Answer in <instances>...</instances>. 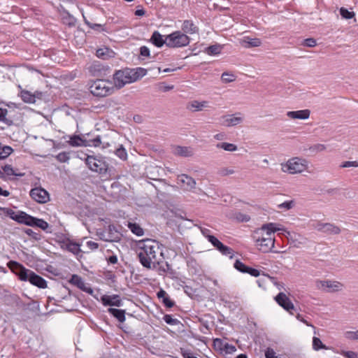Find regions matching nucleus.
Instances as JSON below:
<instances>
[{"label": "nucleus", "mask_w": 358, "mask_h": 358, "mask_svg": "<svg viewBox=\"0 0 358 358\" xmlns=\"http://www.w3.org/2000/svg\"><path fill=\"white\" fill-rule=\"evenodd\" d=\"M138 246L140 250L138 257L142 266L150 269L156 268V264L159 262L156 258V253L158 251L159 243L153 239H145L138 241Z\"/></svg>", "instance_id": "obj_1"}, {"label": "nucleus", "mask_w": 358, "mask_h": 358, "mask_svg": "<svg viewBox=\"0 0 358 358\" xmlns=\"http://www.w3.org/2000/svg\"><path fill=\"white\" fill-rule=\"evenodd\" d=\"M146 73V70L143 68L125 69L117 71L113 76L115 85L121 88L127 83H131L142 78Z\"/></svg>", "instance_id": "obj_2"}, {"label": "nucleus", "mask_w": 358, "mask_h": 358, "mask_svg": "<svg viewBox=\"0 0 358 358\" xmlns=\"http://www.w3.org/2000/svg\"><path fill=\"white\" fill-rule=\"evenodd\" d=\"M85 164L93 172H96L101 177L110 178L112 175L113 168L109 166L105 157L101 156L87 155Z\"/></svg>", "instance_id": "obj_3"}, {"label": "nucleus", "mask_w": 358, "mask_h": 358, "mask_svg": "<svg viewBox=\"0 0 358 358\" xmlns=\"http://www.w3.org/2000/svg\"><path fill=\"white\" fill-rule=\"evenodd\" d=\"M189 42V37L180 31H176L167 35V47L169 48H183L188 45Z\"/></svg>", "instance_id": "obj_4"}, {"label": "nucleus", "mask_w": 358, "mask_h": 358, "mask_svg": "<svg viewBox=\"0 0 358 358\" xmlns=\"http://www.w3.org/2000/svg\"><path fill=\"white\" fill-rule=\"evenodd\" d=\"M308 161L305 159L293 157L287 161L286 164L282 165V170L290 174L299 173L306 170Z\"/></svg>", "instance_id": "obj_5"}, {"label": "nucleus", "mask_w": 358, "mask_h": 358, "mask_svg": "<svg viewBox=\"0 0 358 358\" xmlns=\"http://www.w3.org/2000/svg\"><path fill=\"white\" fill-rule=\"evenodd\" d=\"M8 268L15 273L21 281H27L31 270L25 268L18 262L10 260L7 263Z\"/></svg>", "instance_id": "obj_6"}, {"label": "nucleus", "mask_w": 358, "mask_h": 358, "mask_svg": "<svg viewBox=\"0 0 358 358\" xmlns=\"http://www.w3.org/2000/svg\"><path fill=\"white\" fill-rule=\"evenodd\" d=\"M120 225L109 224L108 227L107 237H101L104 241L118 242L121 240L122 234L120 233Z\"/></svg>", "instance_id": "obj_7"}, {"label": "nucleus", "mask_w": 358, "mask_h": 358, "mask_svg": "<svg viewBox=\"0 0 358 358\" xmlns=\"http://www.w3.org/2000/svg\"><path fill=\"white\" fill-rule=\"evenodd\" d=\"M29 195L32 199L39 203H45L50 200L48 192L42 187L31 189Z\"/></svg>", "instance_id": "obj_8"}, {"label": "nucleus", "mask_w": 358, "mask_h": 358, "mask_svg": "<svg viewBox=\"0 0 358 358\" xmlns=\"http://www.w3.org/2000/svg\"><path fill=\"white\" fill-rule=\"evenodd\" d=\"M316 286L318 289L326 292H338L341 289L343 285L338 281L317 280Z\"/></svg>", "instance_id": "obj_9"}, {"label": "nucleus", "mask_w": 358, "mask_h": 358, "mask_svg": "<svg viewBox=\"0 0 358 358\" xmlns=\"http://www.w3.org/2000/svg\"><path fill=\"white\" fill-rule=\"evenodd\" d=\"M275 300L279 306H280L290 314L294 315L293 311L295 310L294 306L289 298L285 293L280 292L275 297Z\"/></svg>", "instance_id": "obj_10"}, {"label": "nucleus", "mask_w": 358, "mask_h": 358, "mask_svg": "<svg viewBox=\"0 0 358 358\" xmlns=\"http://www.w3.org/2000/svg\"><path fill=\"white\" fill-rule=\"evenodd\" d=\"M255 242L259 250L262 252H268L272 251V249L274 248L275 238H260V236H258L256 238Z\"/></svg>", "instance_id": "obj_11"}, {"label": "nucleus", "mask_w": 358, "mask_h": 358, "mask_svg": "<svg viewBox=\"0 0 358 358\" xmlns=\"http://www.w3.org/2000/svg\"><path fill=\"white\" fill-rule=\"evenodd\" d=\"M20 96L24 103H34L36 99L41 100L43 99V92L34 91V93H31V91H20Z\"/></svg>", "instance_id": "obj_12"}, {"label": "nucleus", "mask_w": 358, "mask_h": 358, "mask_svg": "<svg viewBox=\"0 0 358 358\" xmlns=\"http://www.w3.org/2000/svg\"><path fill=\"white\" fill-rule=\"evenodd\" d=\"M101 301L104 306H110V308H112V306L120 307L122 306V299L118 294H104L101 296Z\"/></svg>", "instance_id": "obj_13"}, {"label": "nucleus", "mask_w": 358, "mask_h": 358, "mask_svg": "<svg viewBox=\"0 0 358 358\" xmlns=\"http://www.w3.org/2000/svg\"><path fill=\"white\" fill-rule=\"evenodd\" d=\"M234 266L237 271L243 273H248L254 277H258L260 275V271L259 270L245 265L239 259L236 260Z\"/></svg>", "instance_id": "obj_14"}, {"label": "nucleus", "mask_w": 358, "mask_h": 358, "mask_svg": "<svg viewBox=\"0 0 358 358\" xmlns=\"http://www.w3.org/2000/svg\"><path fill=\"white\" fill-rule=\"evenodd\" d=\"M276 226L277 224L273 222L264 224L259 229L260 233L262 234V236L260 238H275L274 233L280 230V229L278 228Z\"/></svg>", "instance_id": "obj_15"}, {"label": "nucleus", "mask_w": 358, "mask_h": 358, "mask_svg": "<svg viewBox=\"0 0 358 358\" xmlns=\"http://www.w3.org/2000/svg\"><path fill=\"white\" fill-rule=\"evenodd\" d=\"M69 282L71 284L76 285L80 290H82L87 294H92V293H93V289L90 287H87L85 285L83 278L80 276H79L78 275H76V274L72 275L71 278Z\"/></svg>", "instance_id": "obj_16"}, {"label": "nucleus", "mask_w": 358, "mask_h": 358, "mask_svg": "<svg viewBox=\"0 0 358 358\" xmlns=\"http://www.w3.org/2000/svg\"><path fill=\"white\" fill-rule=\"evenodd\" d=\"M214 346L226 354H232L236 350L234 345L229 344L221 338H215L213 341Z\"/></svg>", "instance_id": "obj_17"}, {"label": "nucleus", "mask_w": 358, "mask_h": 358, "mask_svg": "<svg viewBox=\"0 0 358 358\" xmlns=\"http://www.w3.org/2000/svg\"><path fill=\"white\" fill-rule=\"evenodd\" d=\"M241 115V113H237L234 115L222 116V118L224 119L223 124L227 127H234L242 123L243 117Z\"/></svg>", "instance_id": "obj_18"}, {"label": "nucleus", "mask_w": 358, "mask_h": 358, "mask_svg": "<svg viewBox=\"0 0 358 358\" xmlns=\"http://www.w3.org/2000/svg\"><path fill=\"white\" fill-rule=\"evenodd\" d=\"M28 278L29 279H27V281H29L31 285L41 289L47 287V281L31 270Z\"/></svg>", "instance_id": "obj_19"}, {"label": "nucleus", "mask_w": 358, "mask_h": 358, "mask_svg": "<svg viewBox=\"0 0 358 358\" xmlns=\"http://www.w3.org/2000/svg\"><path fill=\"white\" fill-rule=\"evenodd\" d=\"M317 229L327 234H339L341 233V229L331 223H319Z\"/></svg>", "instance_id": "obj_20"}, {"label": "nucleus", "mask_w": 358, "mask_h": 358, "mask_svg": "<svg viewBox=\"0 0 358 358\" xmlns=\"http://www.w3.org/2000/svg\"><path fill=\"white\" fill-rule=\"evenodd\" d=\"M240 43L242 47L245 48H250L254 47H259L262 44V41L257 38H250L249 36H244L241 41Z\"/></svg>", "instance_id": "obj_21"}, {"label": "nucleus", "mask_w": 358, "mask_h": 358, "mask_svg": "<svg viewBox=\"0 0 358 358\" xmlns=\"http://www.w3.org/2000/svg\"><path fill=\"white\" fill-rule=\"evenodd\" d=\"M182 33L185 34H194L199 31L198 27L193 22L192 20H184L181 26Z\"/></svg>", "instance_id": "obj_22"}, {"label": "nucleus", "mask_w": 358, "mask_h": 358, "mask_svg": "<svg viewBox=\"0 0 358 358\" xmlns=\"http://www.w3.org/2000/svg\"><path fill=\"white\" fill-rule=\"evenodd\" d=\"M150 41L156 47L161 48L164 44L167 46V35L164 36L157 31L153 32Z\"/></svg>", "instance_id": "obj_23"}, {"label": "nucleus", "mask_w": 358, "mask_h": 358, "mask_svg": "<svg viewBox=\"0 0 358 358\" xmlns=\"http://www.w3.org/2000/svg\"><path fill=\"white\" fill-rule=\"evenodd\" d=\"M208 101H199L196 100L189 101L187 103L186 108L192 112L201 111L208 106Z\"/></svg>", "instance_id": "obj_24"}, {"label": "nucleus", "mask_w": 358, "mask_h": 358, "mask_svg": "<svg viewBox=\"0 0 358 358\" xmlns=\"http://www.w3.org/2000/svg\"><path fill=\"white\" fill-rule=\"evenodd\" d=\"M310 111L308 109L288 111L287 116L292 119L306 120L310 117Z\"/></svg>", "instance_id": "obj_25"}, {"label": "nucleus", "mask_w": 358, "mask_h": 358, "mask_svg": "<svg viewBox=\"0 0 358 358\" xmlns=\"http://www.w3.org/2000/svg\"><path fill=\"white\" fill-rule=\"evenodd\" d=\"M173 154L180 157H188L194 155V151L191 147L177 145L174 148Z\"/></svg>", "instance_id": "obj_26"}, {"label": "nucleus", "mask_w": 358, "mask_h": 358, "mask_svg": "<svg viewBox=\"0 0 358 358\" xmlns=\"http://www.w3.org/2000/svg\"><path fill=\"white\" fill-rule=\"evenodd\" d=\"M115 52L109 48L103 47L96 50V55L101 59H108L115 57Z\"/></svg>", "instance_id": "obj_27"}, {"label": "nucleus", "mask_w": 358, "mask_h": 358, "mask_svg": "<svg viewBox=\"0 0 358 358\" xmlns=\"http://www.w3.org/2000/svg\"><path fill=\"white\" fill-rule=\"evenodd\" d=\"M69 144L72 147L84 146L88 147L87 139L81 138L79 135H73L71 136Z\"/></svg>", "instance_id": "obj_28"}, {"label": "nucleus", "mask_w": 358, "mask_h": 358, "mask_svg": "<svg viewBox=\"0 0 358 358\" xmlns=\"http://www.w3.org/2000/svg\"><path fill=\"white\" fill-rule=\"evenodd\" d=\"M326 148L327 147L325 145L317 143L312 145H309L307 148H304L303 151L308 152L309 155H315L318 152L324 151Z\"/></svg>", "instance_id": "obj_29"}, {"label": "nucleus", "mask_w": 358, "mask_h": 358, "mask_svg": "<svg viewBox=\"0 0 358 358\" xmlns=\"http://www.w3.org/2000/svg\"><path fill=\"white\" fill-rule=\"evenodd\" d=\"M108 313L112 315L118 322L122 323L125 321V310L108 308Z\"/></svg>", "instance_id": "obj_30"}, {"label": "nucleus", "mask_w": 358, "mask_h": 358, "mask_svg": "<svg viewBox=\"0 0 358 358\" xmlns=\"http://www.w3.org/2000/svg\"><path fill=\"white\" fill-rule=\"evenodd\" d=\"M178 180L180 182H182L183 184H186L187 188L189 189H194L195 187H196V181H195V180L193 178L189 176L187 174L179 175L178 176Z\"/></svg>", "instance_id": "obj_31"}, {"label": "nucleus", "mask_w": 358, "mask_h": 358, "mask_svg": "<svg viewBox=\"0 0 358 358\" xmlns=\"http://www.w3.org/2000/svg\"><path fill=\"white\" fill-rule=\"evenodd\" d=\"M1 169L3 170L2 172L6 176V179L7 178V177H10L11 176L22 177L24 175V173H17L15 171H14L12 166L10 164H6L5 166H1Z\"/></svg>", "instance_id": "obj_32"}, {"label": "nucleus", "mask_w": 358, "mask_h": 358, "mask_svg": "<svg viewBox=\"0 0 358 358\" xmlns=\"http://www.w3.org/2000/svg\"><path fill=\"white\" fill-rule=\"evenodd\" d=\"M128 228L131 230V231L138 236H141L144 234V231L143 228L136 222H129Z\"/></svg>", "instance_id": "obj_33"}, {"label": "nucleus", "mask_w": 358, "mask_h": 358, "mask_svg": "<svg viewBox=\"0 0 358 358\" xmlns=\"http://www.w3.org/2000/svg\"><path fill=\"white\" fill-rule=\"evenodd\" d=\"M36 227L40 228L43 231H45L46 233H52V227L49 225V224L45 221L43 219L38 218Z\"/></svg>", "instance_id": "obj_34"}, {"label": "nucleus", "mask_w": 358, "mask_h": 358, "mask_svg": "<svg viewBox=\"0 0 358 358\" xmlns=\"http://www.w3.org/2000/svg\"><path fill=\"white\" fill-rule=\"evenodd\" d=\"M231 218L237 220L239 222H247L250 220V217L238 211H235L231 215Z\"/></svg>", "instance_id": "obj_35"}, {"label": "nucleus", "mask_w": 358, "mask_h": 358, "mask_svg": "<svg viewBox=\"0 0 358 358\" xmlns=\"http://www.w3.org/2000/svg\"><path fill=\"white\" fill-rule=\"evenodd\" d=\"M68 251L76 256H80V257H83V255L80 254L82 252V250H80V244L71 240L70 243V248Z\"/></svg>", "instance_id": "obj_36"}, {"label": "nucleus", "mask_w": 358, "mask_h": 358, "mask_svg": "<svg viewBox=\"0 0 358 358\" xmlns=\"http://www.w3.org/2000/svg\"><path fill=\"white\" fill-rule=\"evenodd\" d=\"M222 49V47L221 45H219V44L212 45L206 49V52L208 55H217L221 52Z\"/></svg>", "instance_id": "obj_37"}, {"label": "nucleus", "mask_w": 358, "mask_h": 358, "mask_svg": "<svg viewBox=\"0 0 358 358\" xmlns=\"http://www.w3.org/2000/svg\"><path fill=\"white\" fill-rule=\"evenodd\" d=\"M27 213L23 211H17L16 215L11 216V219L20 224H25Z\"/></svg>", "instance_id": "obj_38"}, {"label": "nucleus", "mask_w": 358, "mask_h": 358, "mask_svg": "<svg viewBox=\"0 0 358 358\" xmlns=\"http://www.w3.org/2000/svg\"><path fill=\"white\" fill-rule=\"evenodd\" d=\"M216 147L229 152H234L237 150V146L235 144L227 142L219 143L216 145Z\"/></svg>", "instance_id": "obj_39"}, {"label": "nucleus", "mask_w": 358, "mask_h": 358, "mask_svg": "<svg viewBox=\"0 0 358 358\" xmlns=\"http://www.w3.org/2000/svg\"><path fill=\"white\" fill-rule=\"evenodd\" d=\"M313 348L314 350L318 351L322 349L327 350L329 348L323 344L320 338L314 336L313 338Z\"/></svg>", "instance_id": "obj_40"}, {"label": "nucleus", "mask_w": 358, "mask_h": 358, "mask_svg": "<svg viewBox=\"0 0 358 358\" xmlns=\"http://www.w3.org/2000/svg\"><path fill=\"white\" fill-rule=\"evenodd\" d=\"M217 250H219L223 255H229L231 259H232L234 255L233 249L224 245L223 243H222Z\"/></svg>", "instance_id": "obj_41"}, {"label": "nucleus", "mask_w": 358, "mask_h": 358, "mask_svg": "<svg viewBox=\"0 0 358 358\" xmlns=\"http://www.w3.org/2000/svg\"><path fill=\"white\" fill-rule=\"evenodd\" d=\"M7 109L0 108V121L6 124L8 126L13 124V121L6 117Z\"/></svg>", "instance_id": "obj_42"}, {"label": "nucleus", "mask_w": 358, "mask_h": 358, "mask_svg": "<svg viewBox=\"0 0 358 358\" xmlns=\"http://www.w3.org/2000/svg\"><path fill=\"white\" fill-rule=\"evenodd\" d=\"M236 78V75L231 72H224L221 76L222 81L225 83L233 82Z\"/></svg>", "instance_id": "obj_43"}, {"label": "nucleus", "mask_w": 358, "mask_h": 358, "mask_svg": "<svg viewBox=\"0 0 358 358\" xmlns=\"http://www.w3.org/2000/svg\"><path fill=\"white\" fill-rule=\"evenodd\" d=\"M164 321L169 325H178L181 324L180 322L176 318H173L171 315L166 314L163 317Z\"/></svg>", "instance_id": "obj_44"}, {"label": "nucleus", "mask_w": 358, "mask_h": 358, "mask_svg": "<svg viewBox=\"0 0 358 358\" xmlns=\"http://www.w3.org/2000/svg\"><path fill=\"white\" fill-rule=\"evenodd\" d=\"M186 263H187V266L189 268H192L194 271V272L198 271L199 265H198L196 259L194 257H188L187 258Z\"/></svg>", "instance_id": "obj_45"}, {"label": "nucleus", "mask_w": 358, "mask_h": 358, "mask_svg": "<svg viewBox=\"0 0 358 358\" xmlns=\"http://www.w3.org/2000/svg\"><path fill=\"white\" fill-rule=\"evenodd\" d=\"M13 151V148L10 146L6 145L2 148L0 147V152L1 153V156H2L1 159L8 157Z\"/></svg>", "instance_id": "obj_46"}, {"label": "nucleus", "mask_w": 358, "mask_h": 358, "mask_svg": "<svg viewBox=\"0 0 358 358\" xmlns=\"http://www.w3.org/2000/svg\"><path fill=\"white\" fill-rule=\"evenodd\" d=\"M115 155L121 159L125 160L127 158V153L126 152L125 148L120 145V147L115 150Z\"/></svg>", "instance_id": "obj_47"}, {"label": "nucleus", "mask_w": 358, "mask_h": 358, "mask_svg": "<svg viewBox=\"0 0 358 358\" xmlns=\"http://www.w3.org/2000/svg\"><path fill=\"white\" fill-rule=\"evenodd\" d=\"M55 158L59 162H62V163L67 162L70 159L69 152H59L57 155H56Z\"/></svg>", "instance_id": "obj_48"}, {"label": "nucleus", "mask_w": 358, "mask_h": 358, "mask_svg": "<svg viewBox=\"0 0 358 358\" xmlns=\"http://www.w3.org/2000/svg\"><path fill=\"white\" fill-rule=\"evenodd\" d=\"M110 92V91H101L99 92L97 91H89V96L92 94L93 97H106L111 94Z\"/></svg>", "instance_id": "obj_49"}, {"label": "nucleus", "mask_w": 358, "mask_h": 358, "mask_svg": "<svg viewBox=\"0 0 358 358\" xmlns=\"http://www.w3.org/2000/svg\"><path fill=\"white\" fill-rule=\"evenodd\" d=\"M88 146L99 147L102 144L101 136L98 135L92 139H87Z\"/></svg>", "instance_id": "obj_50"}, {"label": "nucleus", "mask_w": 358, "mask_h": 358, "mask_svg": "<svg viewBox=\"0 0 358 358\" xmlns=\"http://www.w3.org/2000/svg\"><path fill=\"white\" fill-rule=\"evenodd\" d=\"M24 232L26 234L36 241H39L41 239V234L39 232H35L31 229H27Z\"/></svg>", "instance_id": "obj_51"}, {"label": "nucleus", "mask_w": 358, "mask_h": 358, "mask_svg": "<svg viewBox=\"0 0 358 358\" xmlns=\"http://www.w3.org/2000/svg\"><path fill=\"white\" fill-rule=\"evenodd\" d=\"M340 14L345 19H352L355 16V13L353 12L349 11L345 8H341L340 9Z\"/></svg>", "instance_id": "obj_52"}, {"label": "nucleus", "mask_w": 358, "mask_h": 358, "mask_svg": "<svg viewBox=\"0 0 358 358\" xmlns=\"http://www.w3.org/2000/svg\"><path fill=\"white\" fill-rule=\"evenodd\" d=\"M295 205V202L294 200L286 201L278 206V208L282 209L285 208L286 210H289L292 208Z\"/></svg>", "instance_id": "obj_53"}, {"label": "nucleus", "mask_w": 358, "mask_h": 358, "mask_svg": "<svg viewBox=\"0 0 358 358\" xmlns=\"http://www.w3.org/2000/svg\"><path fill=\"white\" fill-rule=\"evenodd\" d=\"M38 217L27 215L25 222V225L34 227H36Z\"/></svg>", "instance_id": "obj_54"}, {"label": "nucleus", "mask_w": 358, "mask_h": 358, "mask_svg": "<svg viewBox=\"0 0 358 358\" xmlns=\"http://www.w3.org/2000/svg\"><path fill=\"white\" fill-rule=\"evenodd\" d=\"M235 171L232 169H228V168H221L218 169L217 173L220 176H227L228 175H231L234 173Z\"/></svg>", "instance_id": "obj_55"}, {"label": "nucleus", "mask_w": 358, "mask_h": 358, "mask_svg": "<svg viewBox=\"0 0 358 358\" xmlns=\"http://www.w3.org/2000/svg\"><path fill=\"white\" fill-rule=\"evenodd\" d=\"M102 80H96L94 83V84L90 87V88H94V90H110L109 87H106L105 85H102Z\"/></svg>", "instance_id": "obj_56"}, {"label": "nucleus", "mask_w": 358, "mask_h": 358, "mask_svg": "<svg viewBox=\"0 0 358 358\" xmlns=\"http://www.w3.org/2000/svg\"><path fill=\"white\" fill-rule=\"evenodd\" d=\"M162 303L168 308H171L176 305L175 301L171 300L169 295L162 300Z\"/></svg>", "instance_id": "obj_57"}, {"label": "nucleus", "mask_w": 358, "mask_h": 358, "mask_svg": "<svg viewBox=\"0 0 358 358\" xmlns=\"http://www.w3.org/2000/svg\"><path fill=\"white\" fill-rule=\"evenodd\" d=\"M316 44H317V43H316L315 39H314L313 38H306V39L303 40V41L302 42V45L303 46L310 47V48L315 47L316 45Z\"/></svg>", "instance_id": "obj_58"}, {"label": "nucleus", "mask_w": 358, "mask_h": 358, "mask_svg": "<svg viewBox=\"0 0 358 358\" xmlns=\"http://www.w3.org/2000/svg\"><path fill=\"white\" fill-rule=\"evenodd\" d=\"M346 338L350 340H358V330L356 331H348L345 333Z\"/></svg>", "instance_id": "obj_59"}, {"label": "nucleus", "mask_w": 358, "mask_h": 358, "mask_svg": "<svg viewBox=\"0 0 358 358\" xmlns=\"http://www.w3.org/2000/svg\"><path fill=\"white\" fill-rule=\"evenodd\" d=\"M341 168L358 167L357 161H346L340 165Z\"/></svg>", "instance_id": "obj_60"}, {"label": "nucleus", "mask_w": 358, "mask_h": 358, "mask_svg": "<svg viewBox=\"0 0 358 358\" xmlns=\"http://www.w3.org/2000/svg\"><path fill=\"white\" fill-rule=\"evenodd\" d=\"M184 292L191 298L195 295L196 290L191 286L185 285L183 287Z\"/></svg>", "instance_id": "obj_61"}, {"label": "nucleus", "mask_w": 358, "mask_h": 358, "mask_svg": "<svg viewBox=\"0 0 358 358\" xmlns=\"http://www.w3.org/2000/svg\"><path fill=\"white\" fill-rule=\"evenodd\" d=\"M341 355L347 358H358V353L353 351H342Z\"/></svg>", "instance_id": "obj_62"}, {"label": "nucleus", "mask_w": 358, "mask_h": 358, "mask_svg": "<svg viewBox=\"0 0 358 358\" xmlns=\"http://www.w3.org/2000/svg\"><path fill=\"white\" fill-rule=\"evenodd\" d=\"M266 358H277L276 353L273 349L268 348L265 351Z\"/></svg>", "instance_id": "obj_63"}, {"label": "nucleus", "mask_w": 358, "mask_h": 358, "mask_svg": "<svg viewBox=\"0 0 358 358\" xmlns=\"http://www.w3.org/2000/svg\"><path fill=\"white\" fill-rule=\"evenodd\" d=\"M208 241L216 248L217 249L220 245L222 243L215 236L210 237Z\"/></svg>", "instance_id": "obj_64"}]
</instances>
